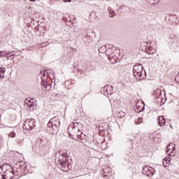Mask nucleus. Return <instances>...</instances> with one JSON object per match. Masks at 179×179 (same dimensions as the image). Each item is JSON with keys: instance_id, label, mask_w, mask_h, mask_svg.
I'll return each instance as SVG.
<instances>
[{"instance_id": "15", "label": "nucleus", "mask_w": 179, "mask_h": 179, "mask_svg": "<svg viewBox=\"0 0 179 179\" xmlns=\"http://www.w3.org/2000/svg\"><path fill=\"white\" fill-rule=\"evenodd\" d=\"M154 96H155V99H160V97L162 96V90L157 89L156 90H155Z\"/></svg>"}, {"instance_id": "2", "label": "nucleus", "mask_w": 179, "mask_h": 179, "mask_svg": "<svg viewBox=\"0 0 179 179\" xmlns=\"http://www.w3.org/2000/svg\"><path fill=\"white\" fill-rule=\"evenodd\" d=\"M133 75L137 80H142L143 77V66L141 64L134 65L133 67Z\"/></svg>"}, {"instance_id": "1", "label": "nucleus", "mask_w": 179, "mask_h": 179, "mask_svg": "<svg viewBox=\"0 0 179 179\" xmlns=\"http://www.w3.org/2000/svg\"><path fill=\"white\" fill-rule=\"evenodd\" d=\"M140 49L150 55H153V54L156 52V48L152 45L150 42H142L140 45Z\"/></svg>"}, {"instance_id": "14", "label": "nucleus", "mask_w": 179, "mask_h": 179, "mask_svg": "<svg viewBox=\"0 0 179 179\" xmlns=\"http://www.w3.org/2000/svg\"><path fill=\"white\" fill-rule=\"evenodd\" d=\"M157 121L160 127H164L166 124V119L163 116H159L157 119Z\"/></svg>"}, {"instance_id": "32", "label": "nucleus", "mask_w": 179, "mask_h": 179, "mask_svg": "<svg viewBox=\"0 0 179 179\" xmlns=\"http://www.w3.org/2000/svg\"><path fill=\"white\" fill-rule=\"evenodd\" d=\"M170 127H171V128H173V127L171 126V124H170Z\"/></svg>"}, {"instance_id": "22", "label": "nucleus", "mask_w": 179, "mask_h": 179, "mask_svg": "<svg viewBox=\"0 0 179 179\" xmlns=\"http://www.w3.org/2000/svg\"><path fill=\"white\" fill-rule=\"evenodd\" d=\"M143 122V119L142 117H138L136 121V125H138V124H141V122Z\"/></svg>"}, {"instance_id": "23", "label": "nucleus", "mask_w": 179, "mask_h": 179, "mask_svg": "<svg viewBox=\"0 0 179 179\" xmlns=\"http://www.w3.org/2000/svg\"><path fill=\"white\" fill-rule=\"evenodd\" d=\"M8 136H10V138H16V133L12 131L8 134Z\"/></svg>"}, {"instance_id": "33", "label": "nucleus", "mask_w": 179, "mask_h": 179, "mask_svg": "<svg viewBox=\"0 0 179 179\" xmlns=\"http://www.w3.org/2000/svg\"><path fill=\"white\" fill-rule=\"evenodd\" d=\"M78 132H80V129H78Z\"/></svg>"}, {"instance_id": "16", "label": "nucleus", "mask_w": 179, "mask_h": 179, "mask_svg": "<svg viewBox=\"0 0 179 179\" xmlns=\"http://www.w3.org/2000/svg\"><path fill=\"white\" fill-rule=\"evenodd\" d=\"M173 47L174 48H178L179 47V38L177 36H173Z\"/></svg>"}, {"instance_id": "34", "label": "nucleus", "mask_w": 179, "mask_h": 179, "mask_svg": "<svg viewBox=\"0 0 179 179\" xmlns=\"http://www.w3.org/2000/svg\"><path fill=\"white\" fill-rule=\"evenodd\" d=\"M178 75H179V73H178Z\"/></svg>"}, {"instance_id": "18", "label": "nucleus", "mask_w": 179, "mask_h": 179, "mask_svg": "<svg viewBox=\"0 0 179 179\" xmlns=\"http://www.w3.org/2000/svg\"><path fill=\"white\" fill-rule=\"evenodd\" d=\"M108 10L109 12V15L110 16V17H114V16H115V12L111 10V8H108Z\"/></svg>"}, {"instance_id": "29", "label": "nucleus", "mask_w": 179, "mask_h": 179, "mask_svg": "<svg viewBox=\"0 0 179 179\" xmlns=\"http://www.w3.org/2000/svg\"><path fill=\"white\" fill-rule=\"evenodd\" d=\"M64 2L66 3V2H72V0H64Z\"/></svg>"}, {"instance_id": "17", "label": "nucleus", "mask_w": 179, "mask_h": 179, "mask_svg": "<svg viewBox=\"0 0 179 179\" xmlns=\"http://www.w3.org/2000/svg\"><path fill=\"white\" fill-rule=\"evenodd\" d=\"M0 57L1 58H8L9 59V57H10V53H8L6 52H0Z\"/></svg>"}, {"instance_id": "4", "label": "nucleus", "mask_w": 179, "mask_h": 179, "mask_svg": "<svg viewBox=\"0 0 179 179\" xmlns=\"http://www.w3.org/2000/svg\"><path fill=\"white\" fill-rule=\"evenodd\" d=\"M59 166L62 168V171H68L71 167L66 158H59Z\"/></svg>"}, {"instance_id": "5", "label": "nucleus", "mask_w": 179, "mask_h": 179, "mask_svg": "<svg viewBox=\"0 0 179 179\" xmlns=\"http://www.w3.org/2000/svg\"><path fill=\"white\" fill-rule=\"evenodd\" d=\"M36 127V120L34 119H27L24 123L23 128L27 131H31Z\"/></svg>"}, {"instance_id": "20", "label": "nucleus", "mask_w": 179, "mask_h": 179, "mask_svg": "<svg viewBox=\"0 0 179 179\" xmlns=\"http://www.w3.org/2000/svg\"><path fill=\"white\" fill-rule=\"evenodd\" d=\"M117 116L120 117V118H122V117H125V112L124 111H120L117 114Z\"/></svg>"}, {"instance_id": "30", "label": "nucleus", "mask_w": 179, "mask_h": 179, "mask_svg": "<svg viewBox=\"0 0 179 179\" xmlns=\"http://www.w3.org/2000/svg\"><path fill=\"white\" fill-rule=\"evenodd\" d=\"M110 58H114V55H113V53H111V55H109Z\"/></svg>"}, {"instance_id": "3", "label": "nucleus", "mask_w": 179, "mask_h": 179, "mask_svg": "<svg viewBox=\"0 0 179 179\" xmlns=\"http://www.w3.org/2000/svg\"><path fill=\"white\" fill-rule=\"evenodd\" d=\"M61 125V122H59V119L57 117H53L50 120V121L48 123V127L49 128H52L53 131H58L59 129V126Z\"/></svg>"}, {"instance_id": "21", "label": "nucleus", "mask_w": 179, "mask_h": 179, "mask_svg": "<svg viewBox=\"0 0 179 179\" xmlns=\"http://www.w3.org/2000/svg\"><path fill=\"white\" fill-rule=\"evenodd\" d=\"M59 159H68V153L63 152L62 156Z\"/></svg>"}, {"instance_id": "13", "label": "nucleus", "mask_w": 179, "mask_h": 179, "mask_svg": "<svg viewBox=\"0 0 179 179\" xmlns=\"http://www.w3.org/2000/svg\"><path fill=\"white\" fill-rule=\"evenodd\" d=\"M170 162H171V158L170 157H166L163 159L164 167H169L170 166Z\"/></svg>"}, {"instance_id": "31", "label": "nucleus", "mask_w": 179, "mask_h": 179, "mask_svg": "<svg viewBox=\"0 0 179 179\" xmlns=\"http://www.w3.org/2000/svg\"><path fill=\"white\" fill-rule=\"evenodd\" d=\"M31 2H36V0H29Z\"/></svg>"}, {"instance_id": "25", "label": "nucleus", "mask_w": 179, "mask_h": 179, "mask_svg": "<svg viewBox=\"0 0 179 179\" xmlns=\"http://www.w3.org/2000/svg\"><path fill=\"white\" fill-rule=\"evenodd\" d=\"M6 69L4 67L0 68V73H4Z\"/></svg>"}, {"instance_id": "7", "label": "nucleus", "mask_w": 179, "mask_h": 179, "mask_svg": "<svg viewBox=\"0 0 179 179\" xmlns=\"http://www.w3.org/2000/svg\"><path fill=\"white\" fill-rule=\"evenodd\" d=\"M24 104L27 110H34V101H33V100H31L30 98H27L25 99Z\"/></svg>"}, {"instance_id": "26", "label": "nucleus", "mask_w": 179, "mask_h": 179, "mask_svg": "<svg viewBox=\"0 0 179 179\" xmlns=\"http://www.w3.org/2000/svg\"><path fill=\"white\" fill-rule=\"evenodd\" d=\"M41 87L43 90H47V84H43Z\"/></svg>"}, {"instance_id": "24", "label": "nucleus", "mask_w": 179, "mask_h": 179, "mask_svg": "<svg viewBox=\"0 0 179 179\" xmlns=\"http://www.w3.org/2000/svg\"><path fill=\"white\" fill-rule=\"evenodd\" d=\"M77 136L78 137V139H83L82 138H83V136H85V134L81 133L80 134H78Z\"/></svg>"}, {"instance_id": "10", "label": "nucleus", "mask_w": 179, "mask_h": 179, "mask_svg": "<svg viewBox=\"0 0 179 179\" xmlns=\"http://www.w3.org/2000/svg\"><path fill=\"white\" fill-rule=\"evenodd\" d=\"M42 76L41 79L43 83H47V78L48 77V71L47 70H44L43 71L41 72Z\"/></svg>"}, {"instance_id": "8", "label": "nucleus", "mask_w": 179, "mask_h": 179, "mask_svg": "<svg viewBox=\"0 0 179 179\" xmlns=\"http://www.w3.org/2000/svg\"><path fill=\"white\" fill-rule=\"evenodd\" d=\"M113 90H114L113 85H108L103 87V92L105 96H108L109 94H113Z\"/></svg>"}, {"instance_id": "27", "label": "nucleus", "mask_w": 179, "mask_h": 179, "mask_svg": "<svg viewBox=\"0 0 179 179\" xmlns=\"http://www.w3.org/2000/svg\"><path fill=\"white\" fill-rule=\"evenodd\" d=\"M51 90V85H47L46 90Z\"/></svg>"}, {"instance_id": "12", "label": "nucleus", "mask_w": 179, "mask_h": 179, "mask_svg": "<svg viewBox=\"0 0 179 179\" xmlns=\"http://www.w3.org/2000/svg\"><path fill=\"white\" fill-rule=\"evenodd\" d=\"M13 171H10V172H9V173H5L4 175L3 174H2L1 175V179H12L13 178Z\"/></svg>"}, {"instance_id": "28", "label": "nucleus", "mask_w": 179, "mask_h": 179, "mask_svg": "<svg viewBox=\"0 0 179 179\" xmlns=\"http://www.w3.org/2000/svg\"><path fill=\"white\" fill-rule=\"evenodd\" d=\"M3 78H5V76L1 75V73H0V79H3Z\"/></svg>"}, {"instance_id": "9", "label": "nucleus", "mask_w": 179, "mask_h": 179, "mask_svg": "<svg viewBox=\"0 0 179 179\" xmlns=\"http://www.w3.org/2000/svg\"><path fill=\"white\" fill-rule=\"evenodd\" d=\"M176 150V145L174 143H170L168 146H167V150H166V152H169V156H174V152Z\"/></svg>"}, {"instance_id": "19", "label": "nucleus", "mask_w": 179, "mask_h": 179, "mask_svg": "<svg viewBox=\"0 0 179 179\" xmlns=\"http://www.w3.org/2000/svg\"><path fill=\"white\" fill-rule=\"evenodd\" d=\"M99 51L101 53H103L105 51H107V48L106 47V45H103L99 49Z\"/></svg>"}, {"instance_id": "6", "label": "nucleus", "mask_w": 179, "mask_h": 179, "mask_svg": "<svg viewBox=\"0 0 179 179\" xmlns=\"http://www.w3.org/2000/svg\"><path fill=\"white\" fill-rule=\"evenodd\" d=\"M143 174L147 176V177H153V175L155 174V169L150 166H143L142 170Z\"/></svg>"}, {"instance_id": "11", "label": "nucleus", "mask_w": 179, "mask_h": 179, "mask_svg": "<svg viewBox=\"0 0 179 179\" xmlns=\"http://www.w3.org/2000/svg\"><path fill=\"white\" fill-rule=\"evenodd\" d=\"M145 110V105L141 103H136V107H135V112L136 113H142Z\"/></svg>"}]
</instances>
